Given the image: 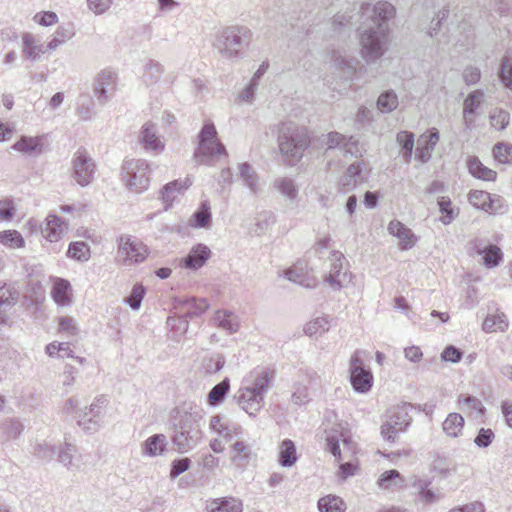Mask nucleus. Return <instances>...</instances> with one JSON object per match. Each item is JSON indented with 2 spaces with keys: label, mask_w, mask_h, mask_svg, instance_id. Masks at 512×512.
<instances>
[{
  "label": "nucleus",
  "mask_w": 512,
  "mask_h": 512,
  "mask_svg": "<svg viewBox=\"0 0 512 512\" xmlns=\"http://www.w3.org/2000/svg\"><path fill=\"white\" fill-rule=\"evenodd\" d=\"M191 184L192 182L189 178H186L183 182L174 180L166 184L161 191L162 200L166 206H171L177 195L187 189Z\"/></svg>",
  "instance_id": "f704fd0d"
},
{
  "label": "nucleus",
  "mask_w": 512,
  "mask_h": 512,
  "mask_svg": "<svg viewBox=\"0 0 512 512\" xmlns=\"http://www.w3.org/2000/svg\"><path fill=\"white\" fill-rule=\"evenodd\" d=\"M108 404L109 400L106 396L95 397L89 406L79 412L78 425L87 432L98 431L104 423Z\"/></svg>",
  "instance_id": "6e6552de"
},
{
  "label": "nucleus",
  "mask_w": 512,
  "mask_h": 512,
  "mask_svg": "<svg viewBox=\"0 0 512 512\" xmlns=\"http://www.w3.org/2000/svg\"><path fill=\"white\" fill-rule=\"evenodd\" d=\"M145 294V289L141 284H136L129 297L125 299V302L133 309L138 310L141 306L142 299Z\"/></svg>",
  "instance_id": "338daca9"
},
{
  "label": "nucleus",
  "mask_w": 512,
  "mask_h": 512,
  "mask_svg": "<svg viewBox=\"0 0 512 512\" xmlns=\"http://www.w3.org/2000/svg\"><path fill=\"white\" fill-rule=\"evenodd\" d=\"M360 12L363 18L371 22L359 32L360 54L367 63H374L387 50L390 33L388 22L394 18L396 10L389 2L378 1L375 4L363 3Z\"/></svg>",
  "instance_id": "f257e3e1"
},
{
  "label": "nucleus",
  "mask_w": 512,
  "mask_h": 512,
  "mask_svg": "<svg viewBox=\"0 0 512 512\" xmlns=\"http://www.w3.org/2000/svg\"><path fill=\"white\" fill-rule=\"evenodd\" d=\"M167 446V438L163 434H154L142 444V454L149 457L162 455Z\"/></svg>",
  "instance_id": "c85d7f7f"
},
{
  "label": "nucleus",
  "mask_w": 512,
  "mask_h": 512,
  "mask_svg": "<svg viewBox=\"0 0 512 512\" xmlns=\"http://www.w3.org/2000/svg\"><path fill=\"white\" fill-rule=\"evenodd\" d=\"M489 200V193L483 190H471L468 193V201L477 209L486 211V206Z\"/></svg>",
  "instance_id": "bf43d9fd"
},
{
  "label": "nucleus",
  "mask_w": 512,
  "mask_h": 512,
  "mask_svg": "<svg viewBox=\"0 0 512 512\" xmlns=\"http://www.w3.org/2000/svg\"><path fill=\"white\" fill-rule=\"evenodd\" d=\"M458 403L462 405V409L470 414L474 419H479L484 416L485 407L481 400L471 395L460 396Z\"/></svg>",
  "instance_id": "58836bf2"
},
{
  "label": "nucleus",
  "mask_w": 512,
  "mask_h": 512,
  "mask_svg": "<svg viewBox=\"0 0 512 512\" xmlns=\"http://www.w3.org/2000/svg\"><path fill=\"white\" fill-rule=\"evenodd\" d=\"M66 228L64 220L55 214H49L45 219L41 232L48 241L57 242L64 235Z\"/></svg>",
  "instance_id": "5701e85b"
},
{
  "label": "nucleus",
  "mask_w": 512,
  "mask_h": 512,
  "mask_svg": "<svg viewBox=\"0 0 512 512\" xmlns=\"http://www.w3.org/2000/svg\"><path fill=\"white\" fill-rule=\"evenodd\" d=\"M163 67L159 62L150 60L144 69V73L142 75L143 81L147 85H153L159 81L163 74Z\"/></svg>",
  "instance_id": "3c124183"
},
{
  "label": "nucleus",
  "mask_w": 512,
  "mask_h": 512,
  "mask_svg": "<svg viewBox=\"0 0 512 512\" xmlns=\"http://www.w3.org/2000/svg\"><path fill=\"white\" fill-rule=\"evenodd\" d=\"M510 121V115L507 111L495 108L490 112L489 122L490 125L496 130H504Z\"/></svg>",
  "instance_id": "603ef678"
},
{
  "label": "nucleus",
  "mask_w": 512,
  "mask_h": 512,
  "mask_svg": "<svg viewBox=\"0 0 512 512\" xmlns=\"http://www.w3.org/2000/svg\"><path fill=\"white\" fill-rule=\"evenodd\" d=\"M463 427L464 418L459 413H450L442 424L444 433L453 438H456L461 434Z\"/></svg>",
  "instance_id": "ea45409f"
},
{
  "label": "nucleus",
  "mask_w": 512,
  "mask_h": 512,
  "mask_svg": "<svg viewBox=\"0 0 512 512\" xmlns=\"http://www.w3.org/2000/svg\"><path fill=\"white\" fill-rule=\"evenodd\" d=\"M50 294L59 306H69L72 303V287L66 279L55 278Z\"/></svg>",
  "instance_id": "a878e982"
},
{
  "label": "nucleus",
  "mask_w": 512,
  "mask_h": 512,
  "mask_svg": "<svg viewBox=\"0 0 512 512\" xmlns=\"http://www.w3.org/2000/svg\"><path fill=\"white\" fill-rule=\"evenodd\" d=\"M275 223V216L270 211H263L255 217V223L251 226L250 232L260 236L263 235Z\"/></svg>",
  "instance_id": "37998d69"
},
{
  "label": "nucleus",
  "mask_w": 512,
  "mask_h": 512,
  "mask_svg": "<svg viewBox=\"0 0 512 512\" xmlns=\"http://www.w3.org/2000/svg\"><path fill=\"white\" fill-rule=\"evenodd\" d=\"M499 77L506 87L512 89V54L506 55L501 60Z\"/></svg>",
  "instance_id": "6e6d98bb"
},
{
  "label": "nucleus",
  "mask_w": 512,
  "mask_h": 512,
  "mask_svg": "<svg viewBox=\"0 0 512 512\" xmlns=\"http://www.w3.org/2000/svg\"><path fill=\"white\" fill-rule=\"evenodd\" d=\"M230 389L229 378L223 379L220 383L216 384L208 394V402L212 406H217L223 402L225 396Z\"/></svg>",
  "instance_id": "de8ad7c7"
},
{
  "label": "nucleus",
  "mask_w": 512,
  "mask_h": 512,
  "mask_svg": "<svg viewBox=\"0 0 512 512\" xmlns=\"http://www.w3.org/2000/svg\"><path fill=\"white\" fill-rule=\"evenodd\" d=\"M227 156L225 146L217 138V131L212 122L204 124L198 135V147L194 152L198 164H210L216 156Z\"/></svg>",
  "instance_id": "39448f33"
},
{
  "label": "nucleus",
  "mask_w": 512,
  "mask_h": 512,
  "mask_svg": "<svg viewBox=\"0 0 512 512\" xmlns=\"http://www.w3.org/2000/svg\"><path fill=\"white\" fill-rule=\"evenodd\" d=\"M396 142L401 147V154L405 162L409 163L413 153L414 134L408 131H400L396 135Z\"/></svg>",
  "instance_id": "c03bdc74"
},
{
  "label": "nucleus",
  "mask_w": 512,
  "mask_h": 512,
  "mask_svg": "<svg viewBox=\"0 0 512 512\" xmlns=\"http://www.w3.org/2000/svg\"><path fill=\"white\" fill-rule=\"evenodd\" d=\"M225 364V358L221 354H212L204 359L203 367L209 374H214L220 371Z\"/></svg>",
  "instance_id": "052dcab7"
},
{
  "label": "nucleus",
  "mask_w": 512,
  "mask_h": 512,
  "mask_svg": "<svg viewBox=\"0 0 512 512\" xmlns=\"http://www.w3.org/2000/svg\"><path fill=\"white\" fill-rule=\"evenodd\" d=\"M506 208L507 204L502 196L489 193V200L485 212L490 214H503L506 212Z\"/></svg>",
  "instance_id": "13d9d810"
},
{
  "label": "nucleus",
  "mask_w": 512,
  "mask_h": 512,
  "mask_svg": "<svg viewBox=\"0 0 512 512\" xmlns=\"http://www.w3.org/2000/svg\"><path fill=\"white\" fill-rule=\"evenodd\" d=\"M34 454L39 459L50 461L57 457V446H52L47 443H39L34 447Z\"/></svg>",
  "instance_id": "69168bd1"
},
{
  "label": "nucleus",
  "mask_w": 512,
  "mask_h": 512,
  "mask_svg": "<svg viewBox=\"0 0 512 512\" xmlns=\"http://www.w3.org/2000/svg\"><path fill=\"white\" fill-rule=\"evenodd\" d=\"M211 255L210 249L204 244H197L192 247L189 254L182 260V266L188 269L197 270L201 268Z\"/></svg>",
  "instance_id": "393cba45"
},
{
  "label": "nucleus",
  "mask_w": 512,
  "mask_h": 512,
  "mask_svg": "<svg viewBox=\"0 0 512 512\" xmlns=\"http://www.w3.org/2000/svg\"><path fill=\"white\" fill-rule=\"evenodd\" d=\"M208 512H241L242 502L234 497L214 499L207 506Z\"/></svg>",
  "instance_id": "473e14b6"
},
{
  "label": "nucleus",
  "mask_w": 512,
  "mask_h": 512,
  "mask_svg": "<svg viewBox=\"0 0 512 512\" xmlns=\"http://www.w3.org/2000/svg\"><path fill=\"white\" fill-rule=\"evenodd\" d=\"M509 321L507 316L501 312L496 311L494 314L488 315L483 322V330L487 333L505 331L508 328Z\"/></svg>",
  "instance_id": "e433bc0d"
},
{
  "label": "nucleus",
  "mask_w": 512,
  "mask_h": 512,
  "mask_svg": "<svg viewBox=\"0 0 512 512\" xmlns=\"http://www.w3.org/2000/svg\"><path fill=\"white\" fill-rule=\"evenodd\" d=\"M151 171V164L144 159H128L122 165L126 186L135 193H142L148 189Z\"/></svg>",
  "instance_id": "0eeeda50"
},
{
  "label": "nucleus",
  "mask_w": 512,
  "mask_h": 512,
  "mask_svg": "<svg viewBox=\"0 0 512 512\" xmlns=\"http://www.w3.org/2000/svg\"><path fill=\"white\" fill-rule=\"evenodd\" d=\"M72 178L82 187L88 186L95 175L96 164L85 149H78L72 158Z\"/></svg>",
  "instance_id": "1a4fd4ad"
},
{
  "label": "nucleus",
  "mask_w": 512,
  "mask_h": 512,
  "mask_svg": "<svg viewBox=\"0 0 512 512\" xmlns=\"http://www.w3.org/2000/svg\"><path fill=\"white\" fill-rule=\"evenodd\" d=\"M0 243L8 248L16 249L24 247L25 240L17 230H6L0 232Z\"/></svg>",
  "instance_id": "8fccbe9b"
},
{
  "label": "nucleus",
  "mask_w": 512,
  "mask_h": 512,
  "mask_svg": "<svg viewBox=\"0 0 512 512\" xmlns=\"http://www.w3.org/2000/svg\"><path fill=\"white\" fill-rule=\"evenodd\" d=\"M238 170L244 186L252 195H259L263 191V186L255 169L245 162L238 165Z\"/></svg>",
  "instance_id": "b1692460"
},
{
  "label": "nucleus",
  "mask_w": 512,
  "mask_h": 512,
  "mask_svg": "<svg viewBox=\"0 0 512 512\" xmlns=\"http://www.w3.org/2000/svg\"><path fill=\"white\" fill-rule=\"evenodd\" d=\"M298 460L296 446L290 439L283 440L278 447V463L282 467H292Z\"/></svg>",
  "instance_id": "7c9ffc66"
},
{
  "label": "nucleus",
  "mask_w": 512,
  "mask_h": 512,
  "mask_svg": "<svg viewBox=\"0 0 512 512\" xmlns=\"http://www.w3.org/2000/svg\"><path fill=\"white\" fill-rule=\"evenodd\" d=\"M58 331L65 333L68 336H77L79 329L74 318L69 316H62L58 319Z\"/></svg>",
  "instance_id": "680f3d73"
},
{
  "label": "nucleus",
  "mask_w": 512,
  "mask_h": 512,
  "mask_svg": "<svg viewBox=\"0 0 512 512\" xmlns=\"http://www.w3.org/2000/svg\"><path fill=\"white\" fill-rule=\"evenodd\" d=\"M469 245L474 253L482 255L483 264L487 268H494L502 261V251L494 244L484 245L481 239H475Z\"/></svg>",
  "instance_id": "dca6fc26"
},
{
  "label": "nucleus",
  "mask_w": 512,
  "mask_h": 512,
  "mask_svg": "<svg viewBox=\"0 0 512 512\" xmlns=\"http://www.w3.org/2000/svg\"><path fill=\"white\" fill-rule=\"evenodd\" d=\"M77 116L84 121L92 119L94 115L93 102L88 96H82L76 109Z\"/></svg>",
  "instance_id": "e2e57ef3"
},
{
  "label": "nucleus",
  "mask_w": 512,
  "mask_h": 512,
  "mask_svg": "<svg viewBox=\"0 0 512 512\" xmlns=\"http://www.w3.org/2000/svg\"><path fill=\"white\" fill-rule=\"evenodd\" d=\"M387 230L390 235L399 240L398 246L401 250H409L416 244V235L410 228L406 227L402 222L396 219L390 221Z\"/></svg>",
  "instance_id": "aec40b11"
},
{
  "label": "nucleus",
  "mask_w": 512,
  "mask_h": 512,
  "mask_svg": "<svg viewBox=\"0 0 512 512\" xmlns=\"http://www.w3.org/2000/svg\"><path fill=\"white\" fill-rule=\"evenodd\" d=\"M410 405L404 404L390 411L388 419L381 425L382 437L390 442H394L397 434L403 432L410 425L411 417L408 414Z\"/></svg>",
  "instance_id": "9d476101"
},
{
  "label": "nucleus",
  "mask_w": 512,
  "mask_h": 512,
  "mask_svg": "<svg viewBox=\"0 0 512 512\" xmlns=\"http://www.w3.org/2000/svg\"><path fill=\"white\" fill-rule=\"evenodd\" d=\"M398 97L392 90L381 93L377 99V108L382 113H390L398 107Z\"/></svg>",
  "instance_id": "09e8293b"
},
{
  "label": "nucleus",
  "mask_w": 512,
  "mask_h": 512,
  "mask_svg": "<svg viewBox=\"0 0 512 512\" xmlns=\"http://www.w3.org/2000/svg\"><path fill=\"white\" fill-rule=\"evenodd\" d=\"M117 80V73L111 68H105L97 73L94 79L93 93L99 104L104 105L111 99L116 91Z\"/></svg>",
  "instance_id": "f8f14e48"
},
{
  "label": "nucleus",
  "mask_w": 512,
  "mask_h": 512,
  "mask_svg": "<svg viewBox=\"0 0 512 512\" xmlns=\"http://www.w3.org/2000/svg\"><path fill=\"white\" fill-rule=\"evenodd\" d=\"M44 136L22 135L12 149L26 156H39L43 153Z\"/></svg>",
  "instance_id": "412c9836"
},
{
  "label": "nucleus",
  "mask_w": 512,
  "mask_h": 512,
  "mask_svg": "<svg viewBox=\"0 0 512 512\" xmlns=\"http://www.w3.org/2000/svg\"><path fill=\"white\" fill-rule=\"evenodd\" d=\"M493 156L502 164H512V145L509 143H497L493 147Z\"/></svg>",
  "instance_id": "5fc2aeb1"
},
{
  "label": "nucleus",
  "mask_w": 512,
  "mask_h": 512,
  "mask_svg": "<svg viewBox=\"0 0 512 512\" xmlns=\"http://www.w3.org/2000/svg\"><path fill=\"white\" fill-rule=\"evenodd\" d=\"M273 380V373L267 368L257 367L241 382L234 395L238 406L249 416H256L264 405V397Z\"/></svg>",
  "instance_id": "f03ea898"
},
{
  "label": "nucleus",
  "mask_w": 512,
  "mask_h": 512,
  "mask_svg": "<svg viewBox=\"0 0 512 512\" xmlns=\"http://www.w3.org/2000/svg\"><path fill=\"white\" fill-rule=\"evenodd\" d=\"M438 206L440 212L442 213L440 221L444 225L450 224L456 216L454 209L452 208L451 200L448 197H440L438 199Z\"/></svg>",
  "instance_id": "4d7b16f0"
},
{
  "label": "nucleus",
  "mask_w": 512,
  "mask_h": 512,
  "mask_svg": "<svg viewBox=\"0 0 512 512\" xmlns=\"http://www.w3.org/2000/svg\"><path fill=\"white\" fill-rule=\"evenodd\" d=\"M318 509L320 512H345L346 506L340 497L327 495L319 499Z\"/></svg>",
  "instance_id": "a18cd8bd"
},
{
  "label": "nucleus",
  "mask_w": 512,
  "mask_h": 512,
  "mask_svg": "<svg viewBox=\"0 0 512 512\" xmlns=\"http://www.w3.org/2000/svg\"><path fill=\"white\" fill-rule=\"evenodd\" d=\"M467 167L469 173L477 178L484 181H494L496 179L497 173L486 167L477 157L473 156L467 160Z\"/></svg>",
  "instance_id": "72a5a7b5"
},
{
  "label": "nucleus",
  "mask_w": 512,
  "mask_h": 512,
  "mask_svg": "<svg viewBox=\"0 0 512 512\" xmlns=\"http://www.w3.org/2000/svg\"><path fill=\"white\" fill-rule=\"evenodd\" d=\"M74 36V30L70 26H59L54 32L52 39L47 43V49L56 50L60 45Z\"/></svg>",
  "instance_id": "49530a36"
},
{
  "label": "nucleus",
  "mask_w": 512,
  "mask_h": 512,
  "mask_svg": "<svg viewBox=\"0 0 512 512\" xmlns=\"http://www.w3.org/2000/svg\"><path fill=\"white\" fill-rule=\"evenodd\" d=\"M202 436L203 434L197 416L185 414L176 427L172 442L178 452L186 453L200 443Z\"/></svg>",
  "instance_id": "423d86ee"
},
{
  "label": "nucleus",
  "mask_w": 512,
  "mask_h": 512,
  "mask_svg": "<svg viewBox=\"0 0 512 512\" xmlns=\"http://www.w3.org/2000/svg\"><path fill=\"white\" fill-rule=\"evenodd\" d=\"M377 485L382 490L401 489L404 487V479L397 470L392 469L381 474Z\"/></svg>",
  "instance_id": "4c0bfd02"
},
{
  "label": "nucleus",
  "mask_w": 512,
  "mask_h": 512,
  "mask_svg": "<svg viewBox=\"0 0 512 512\" xmlns=\"http://www.w3.org/2000/svg\"><path fill=\"white\" fill-rule=\"evenodd\" d=\"M23 41V53L27 56L28 59L32 61H37L40 59V55L44 54L47 51V45L44 46L40 41L30 33H27L22 38Z\"/></svg>",
  "instance_id": "c756f323"
},
{
  "label": "nucleus",
  "mask_w": 512,
  "mask_h": 512,
  "mask_svg": "<svg viewBox=\"0 0 512 512\" xmlns=\"http://www.w3.org/2000/svg\"><path fill=\"white\" fill-rule=\"evenodd\" d=\"M363 165L364 162H356L349 165L339 182V188L342 192L347 193L353 190L362 181L361 171Z\"/></svg>",
  "instance_id": "bb28decb"
},
{
  "label": "nucleus",
  "mask_w": 512,
  "mask_h": 512,
  "mask_svg": "<svg viewBox=\"0 0 512 512\" xmlns=\"http://www.w3.org/2000/svg\"><path fill=\"white\" fill-rule=\"evenodd\" d=\"M440 139L439 131L431 128L423 133L417 142L415 157L421 163H427L432 156V152Z\"/></svg>",
  "instance_id": "a211bd4d"
},
{
  "label": "nucleus",
  "mask_w": 512,
  "mask_h": 512,
  "mask_svg": "<svg viewBox=\"0 0 512 512\" xmlns=\"http://www.w3.org/2000/svg\"><path fill=\"white\" fill-rule=\"evenodd\" d=\"M211 207L207 200L201 202L200 207L190 219V225L195 228L208 227L211 223Z\"/></svg>",
  "instance_id": "a19ab883"
},
{
  "label": "nucleus",
  "mask_w": 512,
  "mask_h": 512,
  "mask_svg": "<svg viewBox=\"0 0 512 512\" xmlns=\"http://www.w3.org/2000/svg\"><path fill=\"white\" fill-rule=\"evenodd\" d=\"M57 461L70 471L80 470L83 461L82 454L76 445L65 442L57 446Z\"/></svg>",
  "instance_id": "f3484780"
},
{
  "label": "nucleus",
  "mask_w": 512,
  "mask_h": 512,
  "mask_svg": "<svg viewBox=\"0 0 512 512\" xmlns=\"http://www.w3.org/2000/svg\"><path fill=\"white\" fill-rule=\"evenodd\" d=\"M273 188L287 200L293 201L298 196V187L295 181L289 177H277L274 179Z\"/></svg>",
  "instance_id": "c9c22d12"
},
{
  "label": "nucleus",
  "mask_w": 512,
  "mask_h": 512,
  "mask_svg": "<svg viewBox=\"0 0 512 512\" xmlns=\"http://www.w3.org/2000/svg\"><path fill=\"white\" fill-rule=\"evenodd\" d=\"M147 257V247L130 236H121L118 243L117 259L121 264L130 266L143 262Z\"/></svg>",
  "instance_id": "9b49d317"
},
{
  "label": "nucleus",
  "mask_w": 512,
  "mask_h": 512,
  "mask_svg": "<svg viewBox=\"0 0 512 512\" xmlns=\"http://www.w3.org/2000/svg\"><path fill=\"white\" fill-rule=\"evenodd\" d=\"M256 458L257 453L254 451L253 445L244 440L242 436L231 443L230 461L236 468L245 470Z\"/></svg>",
  "instance_id": "2eb2a0df"
},
{
  "label": "nucleus",
  "mask_w": 512,
  "mask_h": 512,
  "mask_svg": "<svg viewBox=\"0 0 512 512\" xmlns=\"http://www.w3.org/2000/svg\"><path fill=\"white\" fill-rule=\"evenodd\" d=\"M350 381L356 392L367 393L373 382L372 373L364 368L359 352L356 351L350 359Z\"/></svg>",
  "instance_id": "4468645a"
},
{
  "label": "nucleus",
  "mask_w": 512,
  "mask_h": 512,
  "mask_svg": "<svg viewBox=\"0 0 512 512\" xmlns=\"http://www.w3.org/2000/svg\"><path fill=\"white\" fill-rule=\"evenodd\" d=\"M277 142L282 155L297 161L308 147L309 137L295 123L284 122L278 126Z\"/></svg>",
  "instance_id": "20e7f679"
},
{
  "label": "nucleus",
  "mask_w": 512,
  "mask_h": 512,
  "mask_svg": "<svg viewBox=\"0 0 512 512\" xmlns=\"http://www.w3.org/2000/svg\"><path fill=\"white\" fill-rule=\"evenodd\" d=\"M329 330V321L325 317H318L308 322L304 327V332L308 336L321 335Z\"/></svg>",
  "instance_id": "864d4df0"
},
{
  "label": "nucleus",
  "mask_w": 512,
  "mask_h": 512,
  "mask_svg": "<svg viewBox=\"0 0 512 512\" xmlns=\"http://www.w3.org/2000/svg\"><path fill=\"white\" fill-rule=\"evenodd\" d=\"M330 270L325 282L334 290H340L352 280V274L344 269L345 257L339 251H333L329 257Z\"/></svg>",
  "instance_id": "ddd939ff"
},
{
  "label": "nucleus",
  "mask_w": 512,
  "mask_h": 512,
  "mask_svg": "<svg viewBox=\"0 0 512 512\" xmlns=\"http://www.w3.org/2000/svg\"><path fill=\"white\" fill-rule=\"evenodd\" d=\"M215 324L230 334L239 330L240 323L238 317L228 310H217L214 315Z\"/></svg>",
  "instance_id": "2f4dec72"
},
{
  "label": "nucleus",
  "mask_w": 512,
  "mask_h": 512,
  "mask_svg": "<svg viewBox=\"0 0 512 512\" xmlns=\"http://www.w3.org/2000/svg\"><path fill=\"white\" fill-rule=\"evenodd\" d=\"M253 32L246 26H228L216 34L213 46L227 59H236L242 56V49L252 40Z\"/></svg>",
  "instance_id": "7ed1b4c3"
},
{
  "label": "nucleus",
  "mask_w": 512,
  "mask_h": 512,
  "mask_svg": "<svg viewBox=\"0 0 512 512\" xmlns=\"http://www.w3.org/2000/svg\"><path fill=\"white\" fill-rule=\"evenodd\" d=\"M67 256L78 262H87L91 258V250L85 242L74 241L68 246Z\"/></svg>",
  "instance_id": "79ce46f5"
},
{
  "label": "nucleus",
  "mask_w": 512,
  "mask_h": 512,
  "mask_svg": "<svg viewBox=\"0 0 512 512\" xmlns=\"http://www.w3.org/2000/svg\"><path fill=\"white\" fill-rule=\"evenodd\" d=\"M18 296V291L12 285L8 284L0 294V306H4L5 308L13 307L18 301Z\"/></svg>",
  "instance_id": "0e129e2a"
},
{
  "label": "nucleus",
  "mask_w": 512,
  "mask_h": 512,
  "mask_svg": "<svg viewBox=\"0 0 512 512\" xmlns=\"http://www.w3.org/2000/svg\"><path fill=\"white\" fill-rule=\"evenodd\" d=\"M139 140L146 151L158 154L164 150L165 144L158 135L156 125L153 123L148 122L142 126Z\"/></svg>",
  "instance_id": "6ab92c4d"
},
{
  "label": "nucleus",
  "mask_w": 512,
  "mask_h": 512,
  "mask_svg": "<svg viewBox=\"0 0 512 512\" xmlns=\"http://www.w3.org/2000/svg\"><path fill=\"white\" fill-rule=\"evenodd\" d=\"M334 67L341 72V77L351 80L357 71L359 61L354 58H347L340 53H334L332 56Z\"/></svg>",
  "instance_id": "cd10ccee"
},
{
  "label": "nucleus",
  "mask_w": 512,
  "mask_h": 512,
  "mask_svg": "<svg viewBox=\"0 0 512 512\" xmlns=\"http://www.w3.org/2000/svg\"><path fill=\"white\" fill-rule=\"evenodd\" d=\"M485 94L482 90L472 91L467 95L463 102V118L466 128H471L474 123V115L478 108L482 105Z\"/></svg>",
  "instance_id": "4be33fe9"
},
{
  "label": "nucleus",
  "mask_w": 512,
  "mask_h": 512,
  "mask_svg": "<svg viewBox=\"0 0 512 512\" xmlns=\"http://www.w3.org/2000/svg\"><path fill=\"white\" fill-rule=\"evenodd\" d=\"M223 432H219L221 436L227 442H233L235 439L243 435V429L240 425L226 423L222 428Z\"/></svg>",
  "instance_id": "774afa93"
}]
</instances>
